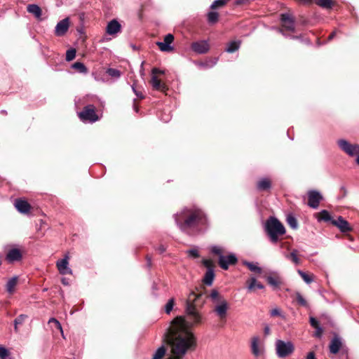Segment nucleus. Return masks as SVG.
<instances>
[{"label": "nucleus", "mask_w": 359, "mask_h": 359, "mask_svg": "<svg viewBox=\"0 0 359 359\" xmlns=\"http://www.w3.org/2000/svg\"><path fill=\"white\" fill-rule=\"evenodd\" d=\"M168 340L172 355L167 359H182L189 351L194 350L196 346L195 337L182 316H178L172 320Z\"/></svg>", "instance_id": "f257e3e1"}, {"label": "nucleus", "mask_w": 359, "mask_h": 359, "mask_svg": "<svg viewBox=\"0 0 359 359\" xmlns=\"http://www.w3.org/2000/svg\"><path fill=\"white\" fill-rule=\"evenodd\" d=\"M173 217L178 228L188 234H191L196 230L201 229L208 222L204 212L194 206L184 208Z\"/></svg>", "instance_id": "f03ea898"}, {"label": "nucleus", "mask_w": 359, "mask_h": 359, "mask_svg": "<svg viewBox=\"0 0 359 359\" xmlns=\"http://www.w3.org/2000/svg\"><path fill=\"white\" fill-rule=\"evenodd\" d=\"M264 230L273 244H276L280 240L279 237L283 236L286 232L283 224L274 217H270L266 221Z\"/></svg>", "instance_id": "7ed1b4c3"}, {"label": "nucleus", "mask_w": 359, "mask_h": 359, "mask_svg": "<svg viewBox=\"0 0 359 359\" xmlns=\"http://www.w3.org/2000/svg\"><path fill=\"white\" fill-rule=\"evenodd\" d=\"M210 251L219 257L218 264L224 270H227L230 265H235L238 262V258L235 254L231 252L227 255H224V250L220 246L212 245L210 248Z\"/></svg>", "instance_id": "20e7f679"}, {"label": "nucleus", "mask_w": 359, "mask_h": 359, "mask_svg": "<svg viewBox=\"0 0 359 359\" xmlns=\"http://www.w3.org/2000/svg\"><path fill=\"white\" fill-rule=\"evenodd\" d=\"M201 296V294H196L194 292H190L189 295V299L187 302L186 306V312L189 317V319L192 321V323L189 325V327L192 325L193 324H197L201 322V317L200 314L197 312L195 305L193 303H191L192 298H194V301L196 300ZM187 323H189L187 322Z\"/></svg>", "instance_id": "39448f33"}, {"label": "nucleus", "mask_w": 359, "mask_h": 359, "mask_svg": "<svg viewBox=\"0 0 359 359\" xmlns=\"http://www.w3.org/2000/svg\"><path fill=\"white\" fill-rule=\"evenodd\" d=\"M276 353L279 358H285L294 351V344L290 341L277 339L275 342Z\"/></svg>", "instance_id": "423d86ee"}, {"label": "nucleus", "mask_w": 359, "mask_h": 359, "mask_svg": "<svg viewBox=\"0 0 359 359\" xmlns=\"http://www.w3.org/2000/svg\"><path fill=\"white\" fill-rule=\"evenodd\" d=\"M78 116L83 123H93L100 119L93 104L86 106L82 111L78 112Z\"/></svg>", "instance_id": "0eeeda50"}, {"label": "nucleus", "mask_w": 359, "mask_h": 359, "mask_svg": "<svg viewBox=\"0 0 359 359\" xmlns=\"http://www.w3.org/2000/svg\"><path fill=\"white\" fill-rule=\"evenodd\" d=\"M337 145L341 151L346 153L349 156H355L359 151V145L357 144H351L344 139H341L337 141Z\"/></svg>", "instance_id": "6e6552de"}, {"label": "nucleus", "mask_w": 359, "mask_h": 359, "mask_svg": "<svg viewBox=\"0 0 359 359\" xmlns=\"http://www.w3.org/2000/svg\"><path fill=\"white\" fill-rule=\"evenodd\" d=\"M264 278L273 290L278 289L283 284V278L277 271H271L269 275L265 276Z\"/></svg>", "instance_id": "1a4fd4ad"}, {"label": "nucleus", "mask_w": 359, "mask_h": 359, "mask_svg": "<svg viewBox=\"0 0 359 359\" xmlns=\"http://www.w3.org/2000/svg\"><path fill=\"white\" fill-rule=\"evenodd\" d=\"M174 36L172 34H168L164 36L163 41H157L156 46L162 52H171L174 48L172 43L174 41Z\"/></svg>", "instance_id": "9d476101"}, {"label": "nucleus", "mask_w": 359, "mask_h": 359, "mask_svg": "<svg viewBox=\"0 0 359 359\" xmlns=\"http://www.w3.org/2000/svg\"><path fill=\"white\" fill-rule=\"evenodd\" d=\"M323 196L320 192L311 190L308 192V205L313 209H317L319 206Z\"/></svg>", "instance_id": "9b49d317"}, {"label": "nucleus", "mask_w": 359, "mask_h": 359, "mask_svg": "<svg viewBox=\"0 0 359 359\" xmlns=\"http://www.w3.org/2000/svg\"><path fill=\"white\" fill-rule=\"evenodd\" d=\"M69 257L67 254L63 259L57 261L56 266L60 274H72V270L69 267Z\"/></svg>", "instance_id": "f8f14e48"}, {"label": "nucleus", "mask_w": 359, "mask_h": 359, "mask_svg": "<svg viewBox=\"0 0 359 359\" xmlns=\"http://www.w3.org/2000/svg\"><path fill=\"white\" fill-rule=\"evenodd\" d=\"M191 48L193 51L198 54L206 53L209 49L210 46L206 40L198 41L193 42L191 45Z\"/></svg>", "instance_id": "ddd939ff"}, {"label": "nucleus", "mask_w": 359, "mask_h": 359, "mask_svg": "<svg viewBox=\"0 0 359 359\" xmlns=\"http://www.w3.org/2000/svg\"><path fill=\"white\" fill-rule=\"evenodd\" d=\"M332 224L337 226L341 233L349 232L352 230L350 224L341 216H339L336 219L332 221Z\"/></svg>", "instance_id": "4468645a"}, {"label": "nucleus", "mask_w": 359, "mask_h": 359, "mask_svg": "<svg viewBox=\"0 0 359 359\" xmlns=\"http://www.w3.org/2000/svg\"><path fill=\"white\" fill-rule=\"evenodd\" d=\"M228 309L229 306L227 302L224 299H222L218 302V304L215 306L214 311L220 319H224L226 316Z\"/></svg>", "instance_id": "2eb2a0df"}, {"label": "nucleus", "mask_w": 359, "mask_h": 359, "mask_svg": "<svg viewBox=\"0 0 359 359\" xmlns=\"http://www.w3.org/2000/svg\"><path fill=\"white\" fill-rule=\"evenodd\" d=\"M69 27V20L66 18L60 22L55 26V34L56 36H62L66 34Z\"/></svg>", "instance_id": "dca6fc26"}, {"label": "nucleus", "mask_w": 359, "mask_h": 359, "mask_svg": "<svg viewBox=\"0 0 359 359\" xmlns=\"http://www.w3.org/2000/svg\"><path fill=\"white\" fill-rule=\"evenodd\" d=\"M282 26L287 30L294 32L295 25L294 19L287 13L281 14Z\"/></svg>", "instance_id": "f3484780"}, {"label": "nucleus", "mask_w": 359, "mask_h": 359, "mask_svg": "<svg viewBox=\"0 0 359 359\" xmlns=\"http://www.w3.org/2000/svg\"><path fill=\"white\" fill-rule=\"evenodd\" d=\"M14 206L19 212L22 214L28 213L31 209L29 203L27 201L21 198L15 199Z\"/></svg>", "instance_id": "a211bd4d"}, {"label": "nucleus", "mask_w": 359, "mask_h": 359, "mask_svg": "<svg viewBox=\"0 0 359 359\" xmlns=\"http://www.w3.org/2000/svg\"><path fill=\"white\" fill-rule=\"evenodd\" d=\"M121 30V25L118 20L114 19L109 21L106 27V32L109 35H115Z\"/></svg>", "instance_id": "6ab92c4d"}, {"label": "nucleus", "mask_w": 359, "mask_h": 359, "mask_svg": "<svg viewBox=\"0 0 359 359\" xmlns=\"http://www.w3.org/2000/svg\"><path fill=\"white\" fill-rule=\"evenodd\" d=\"M259 338L258 337H254L251 340V351L252 354L258 357L264 353V348L259 346Z\"/></svg>", "instance_id": "aec40b11"}, {"label": "nucleus", "mask_w": 359, "mask_h": 359, "mask_svg": "<svg viewBox=\"0 0 359 359\" xmlns=\"http://www.w3.org/2000/svg\"><path fill=\"white\" fill-rule=\"evenodd\" d=\"M6 258L8 262H17L21 259L22 254L20 250L13 248L7 252Z\"/></svg>", "instance_id": "412c9836"}, {"label": "nucleus", "mask_w": 359, "mask_h": 359, "mask_svg": "<svg viewBox=\"0 0 359 359\" xmlns=\"http://www.w3.org/2000/svg\"><path fill=\"white\" fill-rule=\"evenodd\" d=\"M150 83L153 88L155 90L165 92L168 89L166 85L161 83L156 75H152Z\"/></svg>", "instance_id": "4be33fe9"}, {"label": "nucleus", "mask_w": 359, "mask_h": 359, "mask_svg": "<svg viewBox=\"0 0 359 359\" xmlns=\"http://www.w3.org/2000/svg\"><path fill=\"white\" fill-rule=\"evenodd\" d=\"M341 347V341L339 337H334L330 344V351L333 354L337 353Z\"/></svg>", "instance_id": "5701e85b"}, {"label": "nucleus", "mask_w": 359, "mask_h": 359, "mask_svg": "<svg viewBox=\"0 0 359 359\" xmlns=\"http://www.w3.org/2000/svg\"><path fill=\"white\" fill-rule=\"evenodd\" d=\"M271 182L267 177L261 178L257 183V189L259 191H266L271 189Z\"/></svg>", "instance_id": "b1692460"}, {"label": "nucleus", "mask_w": 359, "mask_h": 359, "mask_svg": "<svg viewBox=\"0 0 359 359\" xmlns=\"http://www.w3.org/2000/svg\"><path fill=\"white\" fill-rule=\"evenodd\" d=\"M317 219L318 222L324 221L332 224V221L334 220L329 212L326 210H321L320 212L317 213Z\"/></svg>", "instance_id": "393cba45"}, {"label": "nucleus", "mask_w": 359, "mask_h": 359, "mask_svg": "<svg viewBox=\"0 0 359 359\" xmlns=\"http://www.w3.org/2000/svg\"><path fill=\"white\" fill-rule=\"evenodd\" d=\"M27 10L29 13L33 14L37 18H40L41 15V9L36 4H29Z\"/></svg>", "instance_id": "a878e982"}, {"label": "nucleus", "mask_w": 359, "mask_h": 359, "mask_svg": "<svg viewBox=\"0 0 359 359\" xmlns=\"http://www.w3.org/2000/svg\"><path fill=\"white\" fill-rule=\"evenodd\" d=\"M240 46V41H232L227 44L225 51L229 53H233L239 49Z\"/></svg>", "instance_id": "bb28decb"}, {"label": "nucleus", "mask_w": 359, "mask_h": 359, "mask_svg": "<svg viewBox=\"0 0 359 359\" xmlns=\"http://www.w3.org/2000/svg\"><path fill=\"white\" fill-rule=\"evenodd\" d=\"M243 264L246 266L249 269V270L252 272L261 273L262 271V268L258 266V263L243 261Z\"/></svg>", "instance_id": "cd10ccee"}, {"label": "nucleus", "mask_w": 359, "mask_h": 359, "mask_svg": "<svg viewBox=\"0 0 359 359\" xmlns=\"http://www.w3.org/2000/svg\"><path fill=\"white\" fill-rule=\"evenodd\" d=\"M215 278V273L212 269H208L205 274L203 282L207 285H212Z\"/></svg>", "instance_id": "c85d7f7f"}, {"label": "nucleus", "mask_w": 359, "mask_h": 359, "mask_svg": "<svg viewBox=\"0 0 359 359\" xmlns=\"http://www.w3.org/2000/svg\"><path fill=\"white\" fill-rule=\"evenodd\" d=\"M27 318V315L21 314L14 320V330L15 332H18V326L22 325Z\"/></svg>", "instance_id": "c756f323"}, {"label": "nucleus", "mask_w": 359, "mask_h": 359, "mask_svg": "<svg viewBox=\"0 0 359 359\" xmlns=\"http://www.w3.org/2000/svg\"><path fill=\"white\" fill-rule=\"evenodd\" d=\"M297 273L306 284L311 283L314 280L312 274H309L302 270L298 269Z\"/></svg>", "instance_id": "7c9ffc66"}, {"label": "nucleus", "mask_w": 359, "mask_h": 359, "mask_svg": "<svg viewBox=\"0 0 359 359\" xmlns=\"http://www.w3.org/2000/svg\"><path fill=\"white\" fill-rule=\"evenodd\" d=\"M297 253L298 251L297 250H293L290 254L285 255V257L290 259L296 265H298L300 264V259L298 257Z\"/></svg>", "instance_id": "2f4dec72"}, {"label": "nucleus", "mask_w": 359, "mask_h": 359, "mask_svg": "<svg viewBox=\"0 0 359 359\" xmlns=\"http://www.w3.org/2000/svg\"><path fill=\"white\" fill-rule=\"evenodd\" d=\"M72 68L76 70L79 73L82 74H87L88 73V69L85 66V65L80 62H76L74 64L72 65Z\"/></svg>", "instance_id": "473e14b6"}, {"label": "nucleus", "mask_w": 359, "mask_h": 359, "mask_svg": "<svg viewBox=\"0 0 359 359\" xmlns=\"http://www.w3.org/2000/svg\"><path fill=\"white\" fill-rule=\"evenodd\" d=\"M18 283V278L16 276L10 278L6 283V290L9 293H12L14 291V288Z\"/></svg>", "instance_id": "72a5a7b5"}, {"label": "nucleus", "mask_w": 359, "mask_h": 359, "mask_svg": "<svg viewBox=\"0 0 359 359\" xmlns=\"http://www.w3.org/2000/svg\"><path fill=\"white\" fill-rule=\"evenodd\" d=\"M217 58L210 59L204 62H199L198 66L204 69H210L213 67L217 62Z\"/></svg>", "instance_id": "f704fd0d"}, {"label": "nucleus", "mask_w": 359, "mask_h": 359, "mask_svg": "<svg viewBox=\"0 0 359 359\" xmlns=\"http://www.w3.org/2000/svg\"><path fill=\"white\" fill-rule=\"evenodd\" d=\"M316 4L323 8L330 9L332 7L333 2L332 0H318Z\"/></svg>", "instance_id": "c9c22d12"}, {"label": "nucleus", "mask_w": 359, "mask_h": 359, "mask_svg": "<svg viewBox=\"0 0 359 359\" xmlns=\"http://www.w3.org/2000/svg\"><path fill=\"white\" fill-rule=\"evenodd\" d=\"M165 351L166 350L164 346H161L156 350L153 359H162L165 354Z\"/></svg>", "instance_id": "e433bc0d"}, {"label": "nucleus", "mask_w": 359, "mask_h": 359, "mask_svg": "<svg viewBox=\"0 0 359 359\" xmlns=\"http://www.w3.org/2000/svg\"><path fill=\"white\" fill-rule=\"evenodd\" d=\"M219 15L217 12L211 11L208 13V21L210 24H215L217 22Z\"/></svg>", "instance_id": "4c0bfd02"}, {"label": "nucleus", "mask_w": 359, "mask_h": 359, "mask_svg": "<svg viewBox=\"0 0 359 359\" xmlns=\"http://www.w3.org/2000/svg\"><path fill=\"white\" fill-rule=\"evenodd\" d=\"M296 301L297 304L302 306L308 307V303L306 300L304 298V297L299 292H297L296 294Z\"/></svg>", "instance_id": "58836bf2"}, {"label": "nucleus", "mask_w": 359, "mask_h": 359, "mask_svg": "<svg viewBox=\"0 0 359 359\" xmlns=\"http://www.w3.org/2000/svg\"><path fill=\"white\" fill-rule=\"evenodd\" d=\"M210 297L213 302H219L222 299L217 290H212L211 291Z\"/></svg>", "instance_id": "ea45409f"}, {"label": "nucleus", "mask_w": 359, "mask_h": 359, "mask_svg": "<svg viewBox=\"0 0 359 359\" xmlns=\"http://www.w3.org/2000/svg\"><path fill=\"white\" fill-rule=\"evenodd\" d=\"M48 323L49 324L53 323L55 328H57V330H59L60 331L62 337L65 338L62 325H61L60 323L57 319H55L54 318H51L49 319Z\"/></svg>", "instance_id": "a19ab883"}, {"label": "nucleus", "mask_w": 359, "mask_h": 359, "mask_svg": "<svg viewBox=\"0 0 359 359\" xmlns=\"http://www.w3.org/2000/svg\"><path fill=\"white\" fill-rule=\"evenodd\" d=\"M107 73L111 77L118 79L121 76V72L116 69L109 68L107 69Z\"/></svg>", "instance_id": "79ce46f5"}, {"label": "nucleus", "mask_w": 359, "mask_h": 359, "mask_svg": "<svg viewBox=\"0 0 359 359\" xmlns=\"http://www.w3.org/2000/svg\"><path fill=\"white\" fill-rule=\"evenodd\" d=\"M287 224L292 227V229H295L297 228V221L296 218L293 216H288L287 218Z\"/></svg>", "instance_id": "37998d69"}, {"label": "nucleus", "mask_w": 359, "mask_h": 359, "mask_svg": "<svg viewBox=\"0 0 359 359\" xmlns=\"http://www.w3.org/2000/svg\"><path fill=\"white\" fill-rule=\"evenodd\" d=\"M76 56V50L75 49H69L66 52V60L67 61H72L73 59H74Z\"/></svg>", "instance_id": "c03bdc74"}, {"label": "nucleus", "mask_w": 359, "mask_h": 359, "mask_svg": "<svg viewBox=\"0 0 359 359\" xmlns=\"http://www.w3.org/2000/svg\"><path fill=\"white\" fill-rule=\"evenodd\" d=\"M226 3V0H215L211 4L210 8L212 9H215L218 7L225 5Z\"/></svg>", "instance_id": "a18cd8bd"}, {"label": "nucleus", "mask_w": 359, "mask_h": 359, "mask_svg": "<svg viewBox=\"0 0 359 359\" xmlns=\"http://www.w3.org/2000/svg\"><path fill=\"white\" fill-rule=\"evenodd\" d=\"M173 306H174V299H169L165 306V313L169 314L170 313V311L172 310Z\"/></svg>", "instance_id": "49530a36"}, {"label": "nucleus", "mask_w": 359, "mask_h": 359, "mask_svg": "<svg viewBox=\"0 0 359 359\" xmlns=\"http://www.w3.org/2000/svg\"><path fill=\"white\" fill-rule=\"evenodd\" d=\"M257 283V281L256 278L255 277H252L249 280V285L248 286V289L250 291L252 290L255 287H256Z\"/></svg>", "instance_id": "de8ad7c7"}, {"label": "nucleus", "mask_w": 359, "mask_h": 359, "mask_svg": "<svg viewBox=\"0 0 359 359\" xmlns=\"http://www.w3.org/2000/svg\"><path fill=\"white\" fill-rule=\"evenodd\" d=\"M9 355L8 349L5 347L0 346V358H6Z\"/></svg>", "instance_id": "09e8293b"}, {"label": "nucleus", "mask_w": 359, "mask_h": 359, "mask_svg": "<svg viewBox=\"0 0 359 359\" xmlns=\"http://www.w3.org/2000/svg\"><path fill=\"white\" fill-rule=\"evenodd\" d=\"M270 314L271 316H281L282 318H284V316H282L281 311L278 308H275L272 309L270 311Z\"/></svg>", "instance_id": "8fccbe9b"}, {"label": "nucleus", "mask_w": 359, "mask_h": 359, "mask_svg": "<svg viewBox=\"0 0 359 359\" xmlns=\"http://www.w3.org/2000/svg\"><path fill=\"white\" fill-rule=\"evenodd\" d=\"M187 253L194 258L199 257V253L197 249H190L187 251Z\"/></svg>", "instance_id": "3c124183"}, {"label": "nucleus", "mask_w": 359, "mask_h": 359, "mask_svg": "<svg viewBox=\"0 0 359 359\" xmlns=\"http://www.w3.org/2000/svg\"><path fill=\"white\" fill-rule=\"evenodd\" d=\"M309 322L311 325L314 328L320 326L318 321L314 317H310Z\"/></svg>", "instance_id": "603ef678"}, {"label": "nucleus", "mask_w": 359, "mask_h": 359, "mask_svg": "<svg viewBox=\"0 0 359 359\" xmlns=\"http://www.w3.org/2000/svg\"><path fill=\"white\" fill-rule=\"evenodd\" d=\"M316 329V332L314 336L316 337H320L323 334V329L320 326L317 327Z\"/></svg>", "instance_id": "864d4df0"}, {"label": "nucleus", "mask_w": 359, "mask_h": 359, "mask_svg": "<svg viewBox=\"0 0 359 359\" xmlns=\"http://www.w3.org/2000/svg\"><path fill=\"white\" fill-rule=\"evenodd\" d=\"M151 73H152V75L156 76L157 74H165V71L155 67V68L152 69Z\"/></svg>", "instance_id": "5fc2aeb1"}, {"label": "nucleus", "mask_w": 359, "mask_h": 359, "mask_svg": "<svg viewBox=\"0 0 359 359\" xmlns=\"http://www.w3.org/2000/svg\"><path fill=\"white\" fill-rule=\"evenodd\" d=\"M203 265L208 269H212V262L209 259H204L203 261Z\"/></svg>", "instance_id": "6e6d98bb"}, {"label": "nucleus", "mask_w": 359, "mask_h": 359, "mask_svg": "<svg viewBox=\"0 0 359 359\" xmlns=\"http://www.w3.org/2000/svg\"><path fill=\"white\" fill-rule=\"evenodd\" d=\"M132 88H133V92L135 93V94L137 95V97H140V98H141V99H142V98H144V96H143L142 93L141 92L137 91V90L135 89V88L134 85H133V86H132Z\"/></svg>", "instance_id": "4d7b16f0"}, {"label": "nucleus", "mask_w": 359, "mask_h": 359, "mask_svg": "<svg viewBox=\"0 0 359 359\" xmlns=\"http://www.w3.org/2000/svg\"><path fill=\"white\" fill-rule=\"evenodd\" d=\"M278 32H279L280 33H281V34H282L284 36H285V37H290V38H291V39H299V36H297L287 35V34H285L283 32V31L282 29H278Z\"/></svg>", "instance_id": "13d9d810"}, {"label": "nucleus", "mask_w": 359, "mask_h": 359, "mask_svg": "<svg viewBox=\"0 0 359 359\" xmlns=\"http://www.w3.org/2000/svg\"><path fill=\"white\" fill-rule=\"evenodd\" d=\"M306 359H316L314 352L311 351L307 354Z\"/></svg>", "instance_id": "bf43d9fd"}, {"label": "nucleus", "mask_w": 359, "mask_h": 359, "mask_svg": "<svg viewBox=\"0 0 359 359\" xmlns=\"http://www.w3.org/2000/svg\"><path fill=\"white\" fill-rule=\"evenodd\" d=\"M61 282L64 285H69V280L67 278H62Z\"/></svg>", "instance_id": "052dcab7"}, {"label": "nucleus", "mask_w": 359, "mask_h": 359, "mask_svg": "<svg viewBox=\"0 0 359 359\" xmlns=\"http://www.w3.org/2000/svg\"><path fill=\"white\" fill-rule=\"evenodd\" d=\"M157 250L159 252L160 254L163 253L165 251V248L163 245H160Z\"/></svg>", "instance_id": "680f3d73"}, {"label": "nucleus", "mask_w": 359, "mask_h": 359, "mask_svg": "<svg viewBox=\"0 0 359 359\" xmlns=\"http://www.w3.org/2000/svg\"><path fill=\"white\" fill-rule=\"evenodd\" d=\"M147 265L149 268L151 266V258L149 256H147Z\"/></svg>", "instance_id": "e2e57ef3"}, {"label": "nucleus", "mask_w": 359, "mask_h": 359, "mask_svg": "<svg viewBox=\"0 0 359 359\" xmlns=\"http://www.w3.org/2000/svg\"><path fill=\"white\" fill-rule=\"evenodd\" d=\"M256 287L259 289V290H262L264 288V286L262 283H259V282H257V284H256Z\"/></svg>", "instance_id": "0e129e2a"}, {"label": "nucleus", "mask_w": 359, "mask_h": 359, "mask_svg": "<svg viewBox=\"0 0 359 359\" xmlns=\"http://www.w3.org/2000/svg\"><path fill=\"white\" fill-rule=\"evenodd\" d=\"M264 334L268 335L270 333V328L269 326H266L264 330Z\"/></svg>", "instance_id": "69168bd1"}, {"label": "nucleus", "mask_w": 359, "mask_h": 359, "mask_svg": "<svg viewBox=\"0 0 359 359\" xmlns=\"http://www.w3.org/2000/svg\"><path fill=\"white\" fill-rule=\"evenodd\" d=\"M335 35H336V32L335 31L332 32L330 34V35L329 36V37H328V40L329 41L332 40L335 36Z\"/></svg>", "instance_id": "338daca9"}, {"label": "nucleus", "mask_w": 359, "mask_h": 359, "mask_svg": "<svg viewBox=\"0 0 359 359\" xmlns=\"http://www.w3.org/2000/svg\"><path fill=\"white\" fill-rule=\"evenodd\" d=\"M355 156H356L355 163L359 165V151Z\"/></svg>", "instance_id": "774afa93"}]
</instances>
